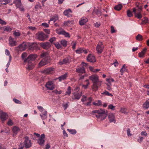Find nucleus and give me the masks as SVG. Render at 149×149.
Returning <instances> with one entry per match:
<instances>
[{"label":"nucleus","mask_w":149,"mask_h":149,"mask_svg":"<svg viewBox=\"0 0 149 149\" xmlns=\"http://www.w3.org/2000/svg\"><path fill=\"white\" fill-rule=\"evenodd\" d=\"M27 56V54L26 53H23L21 57L23 59H24V62L25 64H27L26 68L27 70H31L33 68L34 65L33 63L37 58V56L36 54H31L27 58L25 59Z\"/></svg>","instance_id":"nucleus-1"},{"label":"nucleus","mask_w":149,"mask_h":149,"mask_svg":"<svg viewBox=\"0 0 149 149\" xmlns=\"http://www.w3.org/2000/svg\"><path fill=\"white\" fill-rule=\"evenodd\" d=\"M91 114L95 116L97 119L100 120L105 119L107 115V111L102 109L93 111Z\"/></svg>","instance_id":"nucleus-2"},{"label":"nucleus","mask_w":149,"mask_h":149,"mask_svg":"<svg viewBox=\"0 0 149 149\" xmlns=\"http://www.w3.org/2000/svg\"><path fill=\"white\" fill-rule=\"evenodd\" d=\"M57 79V78H55L52 80H49L47 82L45 85V86L47 90H52L55 88V85L54 84L55 81Z\"/></svg>","instance_id":"nucleus-3"},{"label":"nucleus","mask_w":149,"mask_h":149,"mask_svg":"<svg viewBox=\"0 0 149 149\" xmlns=\"http://www.w3.org/2000/svg\"><path fill=\"white\" fill-rule=\"evenodd\" d=\"M25 140L23 142L24 146L26 148H29L32 146V143L29 138L26 136L24 137Z\"/></svg>","instance_id":"nucleus-4"},{"label":"nucleus","mask_w":149,"mask_h":149,"mask_svg":"<svg viewBox=\"0 0 149 149\" xmlns=\"http://www.w3.org/2000/svg\"><path fill=\"white\" fill-rule=\"evenodd\" d=\"M56 33L58 34L63 35L66 37L70 38V37L69 33L66 32L61 28L57 29H56Z\"/></svg>","instance_id":"nucleus-5"},{"label":"nucleus","mask_w":149,"mask_h":149,"mask_svg":"<svg viewBox=\"0 0 149 149\" xmlns=\"http://www.w3.org/2000/svg\"><path fill=\"white\" fill-rule=\"evenodd\" d=\"M48 37V35L44 33L41 32L38 35V39L41 41H44Z\"/></svg>","instance_id":"nucleus-6"},{"label":"nucleus","mask_w":149,"mask_h":149,"mask_svg":"<svg viewBox=\"0 0 149 149\" xmlns=\"http://www.w3.org/2000/svg\"><path fill=\"white\" fill-rule=\"evenodd\" d=\"M89 78L93 84L102 82L101 81H99L98 76L97 75H93L90 76Z\"/></svg>","instance_id":"nucleus-7"},{"label":"nucleus","mask_w":149,"mask_h":149,"mask_svg":"<svg viewBox=\"0 0 149 149\" xmlns=\"http://www.w3.org/2000/svg\"><path fill=\"white\" fill-rule=\"evenodd\" d=\"M50 62V57L44 58L39 63V65L42 66L47 64Z\"/></svg>","instance_id":"nucleus-8"},{"label":"nucleus","mask_w":149,"mask_h":149,"mask_svg":"<svg viewBox=\"0 0 149 149\" xmlns=\"http://www.w3.org/2000/svg\"><path fill=\"white\" fill-rule=\"evenodd\" d=\"M104 48V46L102 42H100L97 45L96 47V49L97 52L99 54L102 53Z\"/></svg>","instance_id":"nucleus-9"},{"label":"nucleus","mask_w":149,"mask_h":149,"mask_svg":"<svg viewBox=\"0 0 149 149\" xmlns=\"http://www.w3.org/2000/svg\"><path fill=\"white\" fill-rule=\"evenodd\" d=\"M71 61V57L69 56H68L64 58L62 61H60L58 63L59 64L61 65L66 64L70 62Z\"/></svg>","instance_id":"nucleus-10"},{"label":"nucleus","mask_w":149,"mask_h":149,"mask_svg":"<svg viewBox=\"0 0 149 149\" xmlns=\"http://www.w3.org/2000/svg\"><path fill=\"white\" fill-rule=\"evenodd\" d=\"M40 46L44 49H48L51 47V44L48 42H41L40 43Z\"/></svg>","instance_id":"nucleus-11"},{"label":"nucleus","mask_w":149,"mask_h":149,"mask_svg":"<svg viewBox=\"0 0 149 149\" xmlns=\"http://www.w3.org/2000/svg\"><path fill=\"white\" fill-rule=\"evenodd\" d=\"M45 138V135L44 134H42L38 139V142L40 146H42L44 145L45 142V140H44Z\"/></svg>","instance_id":"nucleus-12"},{"label":"nucleus","mask_w":149,"mask_h":149,"mask_svg":"<svg viewBox=\"0 0 149 149\" xmlns=\"http://www.w3.org/2000/svg\"><path fill=\"white\" fill-rule=\"evenodd\" d=\"M108 118L110 123L113 122L114 123H116V120L115 116L113 113H110L108 115Z\"/></svg>","instance_id":"nucleus-13"},{"label":"nucleus","mask_w":149,"mask_h":149,"mask_svg":"<svg viewBox=\"0 0 149 149\" xmlns=\"http://www.w3.org/2000/svg\"><path fill=\"white\" fill-rule=\"evenodd\" d=\"M54 68H47L42 71V72L46 74H52L54 72Z\"/></svg>","instance_id":"nucleus-14"},{"label":"nucleus","mask_w":149,"mask_h":149,"mask_svg":"<svg viewBox=\"0 0 149 149\" xmlns=\"http://www.w3.org/2000/svg\"><path fill=\"white\" fill-rule=\"evenodd\" d=\"M0 118L2 121L6 120L8 117V116L6 113L3 112L1 110H0Z\"/></svg>","instance_id":"nucleus-15"},{"label":"nucleus","mask_w":149,"mask_h":149,"mask_svg":"<svg viewBox=\"0 0 149 149\" xmlns=\"http://www.w3.org/2000/svg\"><path fill=\"white\" fill-rule=\"evenodd\" d=\"M9 44L11 46H13L17 45V43L14 39L11 37H9Z\"/></svg>","instance_id":"nucleus-16"},{"label":"nucleus","mask_w":149,"mask_h":149,"mask_svg":"<svg viewBox=\"0 0 149 149\" xmlns=\"http://www.w3.org/2000/svg\"><path fill=\"white\" fill-rule=\"evenodd\" d=\"M101 83H93L92 86V90L93 91H97L98 88V86H100L101 84Z\"/></svg>","instance_id":"nucleus-17"},{"label":"nucleus","mask_w":149,"mask_h":149,"mask_svg":"<svg viewBox=\"0 0 149 149\" xmlns=\"http://www.w3.org/2000/svg\"><path fill=\"white\" fill-rule=\"evenodd\" d=\"M85 68L84 67L81 66L79 67L76 68V72L81 74H82L85 73Z\"/></svg>","instance_id":"nucleus-18"},{"label":"nucleus","mask_w":149,"mask_h":149,"mask_svg":"<svg viewBox=\"0 0 149 149\" xmlns=\"http://www.w3.org/2000/svg\"><path fill=\"white\" fill-rule=\"evenodd\" d=\"M73 99L79 100L81 96V92L78 93L77 92H74L73 93Z\"/></svg>","instance_id":"nucleus-19"},{"label":"nucleus","mask_w":149,"mask_h":149,"mask_svg":"<svg viewBox=\"0 0 149 149\" xmlns=\"http://www.w3.org/2000/svg\"><path fill=\"white\" fill-rule=\"evenodd\" d=\"M72 11L70 9L65 10L63 13L64 15L68 17H71L72 16Z\"/></svg>","instance_id":"nucleus-20"},{"label":"nucleus","mask_w":149,"mask_h":149,"mask_svg":"<svg viewBox=\"0 0 149 149\" xmlns=\"http://www.w3.org/2000/svg\"><path fill=\"white\" fill-rule=\"evenodd\" d=\"M26 44L24 42L22 44L18 46L19 50L21 51H24L26 49Z\"/></svg>","instance_id":"nucleus-21"},{"label":"nucleus","mask_w":149,"mask_h":149,"mask_svg":"<svg viewBox=\"0 0 149 149\" xmlns=\"http://www.w3.org/2000/svg\"><path fill=\"white\" fill-rule=\"evenodd\" d=\"M87 61L90 62H94L96 61L95 58L94 56L91 54L88 55L87 58Z\"/></svg>","instance_id":"nucleus-22"},{"label":"nucleus","mask_w":149,"mask_h":149,"mask_svg":"<svg viewBox=\"0 0 149 149\" xmlns=\"http://www.w3.org/2000/svg\"><path fill=\"white\" fill-rule=\"evenodd\" d=\"M88 19L86 17H83L81 18L79 21V24L81 25H83L88 22Z\"/></svg>","instance_id":"nucleus-23"},{"label":"nucleus","mask_w":149,"mask_h":149,"mask_svg":"<svg viewBox=\"0 0 149 149\" xmlns=\"http://www.w3.org/2000/svg\"><path fill=\"white\" fill-rule=\"evenodd\" d=\"M146 50L147 49L146 48L143 49L142 51L139 53L138 55L139 57L141 58L144 57L145 56V54L146 52Z\"/></svg>","instance_id":"nucleus-24"},{"label":"nucleus","mask_w":149,"mask_h":149,"mask_svg":"<svg viewBox=\"0 0 149 149\" xmlns=\"http://www.w3.org/2000/svg\"><path fill=\"white\" fill-rule=\"evenodd\" d=\"M76 52L79 54H80L81 53L84 52V54H87V51L86 50L82 48H79L76 50Z\"/></svg>","instance_id":"nucleus-25"},{"label":"nucleus","mask_w":149,"mask_h":149,"mask_svg":"<svg viewBox=\"0 0 149 149\" xmlns=\"http://www.w3.org/2000/svg\"><path fill=\"white\" fill-rule=\"evenodd\" d=\"M11 1V0H0V6L3 5H6Z\"/></svg>","instance_id":"nucleus-26"},{"label":"nucleus","mask_w":149,"mask_h":149,"mask_svg":"<svg viewBox=\"0 0 149 149\" xmlns=\"http://www.w3.org/2000/svg\"><path fill=\"white\" fill-rule=\"evenodd\" d=\"M19 130V128L15 126L13 128L12 131L14 133L13 134V136L14 135H15L17 134Z\"/></svg>","instance_id":"nucleus-27"},{"label":"nucleus","mask_w":149,"mask_h":149,"mask_svg":"<svg viewBox=\"0 0 149 149\" xmlns=\"http://www.w3.org/2000/svg\"><path fill=\"white\" fill-rule=\"evenodd\" d=\"M143 107L145 109H147L149 108V99L147 100L143 104Z\"/></svg>","instance_id":"nucleus-28"},{"label":"nucleus","mask_w":149,"mask_h":149,"mask_svg":"<svg viewBox=\"0 0 149 149\" xmlns=\"http://www.w3.org/2000/svg\"><path fill=\"white\" fill-rule=\"evenodd\" d=\"M13 3L15 4L16 6L19 7L21 5H22L21 0H13Z\"/></svg>","instance_id":"nucleus-29"},{"label":"nucleus","mask_w":149,"mask_h":149,"mask_svg":"<svg viewBox=\"0 0 149 149\" xmlns=\"http://www.w3.org/2000/svg\"><path fill=\"white\" fill-rule=\"evenodd\" d=\"M67 77V73H65V74L61 75L59 77L57 78V79H58L59 81H61L65 79Z\"/></svg>","instance_id":"nucleus-30"},{"label":"nucleus","mask_w":149,"mask_h":149,"mask_svg":"<svg viewBox=\"0 0 149 149\" xmlns=\"http://www.w3.org/2000/svg\"><path fill=\"white\" fill-rule=\"evenodd\" d=\"M93 104L96 106H100L102 105V102L100 100H98L95 102H93Z\"/></svg>","instance_id":"nucleus-31"},{"label":"nucleus","mask_w":149,"mask_h":149,"mask_svg":"<svg viewBox=\"0 0 149 149\" xmlns=\"http://www.w3.org/2000/svg\"><path fill=\"white\" fill-rule=\"evenodd\" d=\"M61 44L64 47H66L67 46V41L65 40H62L60 41Z\"/></svg>","instance_id":"nucleus-32"},{"label":"nucleus","mask_w":149,"mask_h":149,"mask_svg":"<svg viewBox=\"0 0 149 149\" xmlns=\"http://www.w3.org/2000/svg\"><path fill=\"white\" fill-rule=\"evenodd\" d=\"M122 7V5L121 4H119L116 5L114 7V9L117 11H119L121 9Z\"/></svg>","instance_id":"nucleus-33"},{"label":"nucleus","mask_w":149,"mask_h":149,"mask_svg":"<svg viewBox=\"0 0 149 149\" xmlns=\"http://www.w3.org/2000/svg\"><path fill=\"white\" fill-rule=\"evenodd\" d=\"M120 111L122 113H124L126 114H127L128 113L127 109L125 108H121Z\"/></svg>","instance_id":"nucleus-34"},{"label":"nucleus","mask_w":149,"mask_h":149,"mask_svg":"<svg viewBox=\"0 0 149 149\" xmlns=\"http://www.w3.org/2000/svg\"><path fill=\"white\" fill-rule=\"evenodd\" d=\"M136 39L137 40L139 41H141L143 39L142 36L140 34H138L137 35Z\"/></svg>","instance_id":"nucleus-35"},{"label":"nucleus","mask_w":149,"mask_h":149,"mask_svg":"<svg viewBox=\"0 0 149 149\" xmlns=\"http://www.w3.org/2000/svg\"><path fill=\"white\" fill-rule=\"evenodd\" d=\"M71 88L70 86H68L67 88V91L65 92V95H70L71 93Z\"/></svg>","instance_id":"nucleus-36"},{"label":"nucleus","mask_w":149,"mask_h":149,"mask_svg":"<svg viewBox=\"0 0 149 149\" xmlns=\"http://www.w3.org/2000/svg\"><path fill=\"white\" fill-rule=\"evenodd\" d=\"M126 71V69L125 68V65H124L121 69L120 70V71L121 73V75H123V73Z\"/></svg>","instance_id":"nucleus-37"},{"label":"nucleus","mask_w":149,"mask_h":149,"mask_svg":"<svg viewBox=\"0 0 149 149\" xmlns=\"http://www.w3.org/2000/svg\"><path fill=\"white\" fill-rule=\"evenodd\" d=\"M41 56L42 57L46 58L47 57H49L48 56V53L47 52H45L42 53L41 54Z\"/></svg>","instance_id":"nucleus-38"},{"label":"nucleus","mask_w":149,"mask_h":149,"mask_svg":"<svg viewBox=\"0 0 149 149\" xmlns=\"http://www.w3.org/2000/svg\"><path fill=\"white\" fill-rule=\"evenodd\" d=\"M55 47L58 49L62 48V46L58 42H56L54 44Z\"/></svg>","instance_id":"nucleus-39"},{"label":"nucleus","mask_w":149,"mask_h":149,"mask_svg":"<svg viewBox=\"0 0 149 149\" xmlns=\"http://www.w3.org/2000/svg\"><path fill=\"white\" fill-rule=\"evenodd\" d=\"M142 22L141 24H145L148 22V19L146 17H144L143 19H142Z\"/></svg>","instance_id":"nucleus-40"},{"label":"nucleus","mask_w":149,"mask_h":149,"mask_svg":"<svg viewBox=\"0 0 149 149\" xmlns=\"http://www.w3.org/2000/svg\"><path fill=\"white\" fill-rule=\"evenodd\" d=\"M135 17L138 19H141L142 17V15L140 12H138L137 13H135Z\"/></svg>","instance_id":"nucleus-41"},{"label":"nucleus","mask_w":149,"mask_h":149,"mask_svg":"<svg viewBox=\"0 0 149 149\" xmlns=\"http://www.w3.org/2000/svg\"><path fill=\"white\" fill-rule=\"evenodd\" d=\"M106 80L108 82V84H109L110 85H111V82L114 81V79L111 78H107Z\"/></svg>","instance_id":"nucleus-42"},{"label":"nucleus","mask_w":149,"mask_h":149,"mask_svg":"<svg viewBox=\"0 0 149 149\" xmlns=\"http://www.w3.org/2000/svg\"><path fill=\"white\" fill-rule=\"evenodd\" d=\"M67 130L71 134H75L77 132L75 130L72 129H68Z\"/></svg>","instance_id":"nucleus-43"},{"label":"nucleus","mask_w":149,"mask_h":149,"mask_svg":"<svg viewBox=\"0 0 149 149\" xmlns=\"http://www.w3.org/2000/svg\"><path fill=\"white\" fill-rule=\"evenodd\" d=\"M102 94L109 96H113V95L109 93L108 91H105L103 93H102Z\"/></svg>","instance_id":"nucleus-44"},{"label":"nucleus","mask_w":149,"mask_h":149,"mask_svg":"<svg viewBox=\"0 0 149 149\" xmlns=\"http://www.w3.org/2000/svg\"><path fill=\"white\" fill-rule=\"evenodd\" d=\"M13 35L15 37H17L19 36L20 35V33L19 31H13Z\"/></svg>","instance_id":"nucleus-45"},{"label":"nucleus","mask_w":149,"mask_h":149,"mask_svg":"<svg viewBox=\"0 0 149 149\" xmlns=\"http://www.w3.org/2000/svg\"><path fill=\"white\" fill-rule=\"evenodd\" d=\"M3 30L5 31L10 32L12 30V29L10 27H6L4 28Z\"/></svg>","instance_id":"nucleus-46"},{"label":"nucleus","mask_w":149,"mask_h":149,"mask_svg":"<svg viewBox=\"0 0 149 149\" xmlns=\"http://www.w3.org/2000/svg\"><path fill=\"white\" fill-rule=\"evenodd\" d=\"M85 81L87 82V84L85 85H83L82 86L83 87H84L85 89H86L87 88L88 85H89V82L88 81V80L86 79Z\"/></svg>","instance_id":"nucleus-47"},{"label":"nucleus","mask_w":149,"mask_h":149,"mask_svg":"<svg viewBox=\"0 0 149 149\" xmlns=\"http://www.w3.org/2000/svg\"><path fill=\"white\" fill-rule=\"evenodd\" d=\"M69 103V102H68L65 104L63 103V104L62 106L64 108V110H65L68 107Z\"/></svg>","instance_id":"nucleus-48"},{"label":"nucleus","mask_w":149,"mask_h":149,"mask_svg":"<svg viewBox=\"0 0 149 149\" xmlns=\"http://www.w3.org/2000/svg\"><path fill=\"white\" fill-rule=\"evenodd\" d=\"M136 8H137V10L138 12H140L142 10V6H139L138 5H136Z\"/></svg>","instance_id":"nucleus-49"},{"label":"nucleus","mask_w":149,"mask_h":149,"mask_svg":"<svg viewBox=\"0 0 149 149\" xmlns=\"http://www.w3.org/2000/svg\"><path fill=\"white\" fill-rule=\"evenodd\" d=\"M13 101L14 102L18 104H21L22 102L21 101H20L19 100L15 98H13Z\"/></svg>","instance_id":"nucleus-50"},{"label":"nucleus","mask_w":149,"mask_h":149,"mask_svg":"<svg viewBox=\"0 0 149 149\" xmlns=\"http://www.w3.org/2000/svg\"><path fill=\"white\" fill-rule=\"evenodd\" d=\"M127 15L128 17H131L133 16V15L131 12V11L128 10L127 12Z\"/></svg>","instance_id":"nucleus-51"},{"label":"nucleus","mask_w":149,"mask_h":149,"mask_svg":"<svg viewBox=\"0 0 149 149\" xmlns=\"http://www.w3.org/2000/svg\"><path fill=\"white\" fill-rule=\"evenodd\" d=\"M109 109H111L112 110H115V107L112 104H110L108 107Z\"/></svg>","instance_id":"nucleus-52"},{"label":"nucleus","mask_w":149,"mask_h":149,"mask_svg":"<svg viewBox=\"0 0 149 149\" xmlns=\"http://www.w3.org/2000/svg\"><path fill=\"white\" fill-rule=\"evenodd\" d=\"M86 98L87 97L86 96L83 95L82 96V98L81 99V101L84 103L85 101L86 100Z\"/></svg>","instance_id":"nucleus-53"},{"label":"nucleus","mask_w":149,"mask_h":149,"mask_svg":"<svg viewBox=\"0 0 149 149\" xmlns=\"http://www.w3.org/2000/svg\"><path fill=\"white\" fill-rule=\"evenodd\" d=\"M40 116L41 117L42 119L43 120H45L47 118V115H46L45 114L42 115L41 114H40Z\"/></svg>","instance_id":"nucleus-54"},{"label":"nucleus","mask_w":149,"mask_h":149,"mask_svg":"<svg viewBox=\"0 0 149 149\" xmlns=\"http://www.w3.org/2000/svg\"><path fill=\"white\" fill-rule=\"evenodd\" d=\"M56 40V38L54 37H53L49 39V41L51 43H52L53 42L55 41Z\"/></svg>","instance_id":"nucleus-55"},{"label":"nucleus","mask_w":149,"mask_h":149,"mask_svg":"<svg viewBox=\"0 0 149 149\" xmlns=\"http://www.w3.org/2000/svg\"><path fill=\"white\" fill-rule=\"evenodd\" d=\"M17 8H19L20 10L24 11V8L22 5H21L19 7H17Z\"/></svg>","instance_id":"nucleus-56"},{"label":"nucleus","mask_w":149,"mask_h":149,"mask_svg":"<svg viewBox=\"0 0 149 149\" xmlns=\"http://www.w3.org/2000/svg\"><path fill=\"white\" fill-rule=\"evenodd\" d=\"M53 91L56 94H61L62 93L61 91H58L57 90H55L54 91Z\"/></svg>","instance_id":"nucleus-57"},{"label":"nucleus","mask_w":149,"mask_h":149,"mask_svg":"<svg viewBox=\"0 0 149 149\" xmlns=\"http://www.w3.org/2000/svg\"><path fill=\"white\" fill-rule=\"evenodd\" d=\"M72 44V47L73 50H74L75 48V46L76 43L75 42H72L71 43Z\"/></svg>","instance_id":"nucleus-58"},{"label":"nucleus","mask_w":149,"mask_h":149,"mask_svg":"<svg viewBox=\"0 0 149 149\" xmlns=\"http://www.w3.org/2000/svg\"><path fill=\"white\" fill-rule=\"evenodd\" d=\"M141 134L142 136H147L148 135L147 133H146V132L145 131H142L141 132Z\"/></svg>","instance_id":"nucleus-59"},{"label":"nucleus","mask_w":149,"mask_h":149,"mask_svg":"<svg viewBox=\"0 0 149 149\" xmlns=\"http://www.w3.org/2000/svg\"><path fill=\"white\" fill-rule=\"evenodd\" d=\"M38 108L41 112H42L44 110H45L43 108L40 106H38Z\"/></svg>","instance_id":"nucleus-60"},{"label":"nucleus","mask_w":149,"mask_h":149,"mask_svg":"<svg viewBox=\"0 0 149 149\" xmlns=\"http://www.w3.org/2000/svg\"><path fill=\"white\" fill-rule=\"evenodd\" d=\"M143 139V137H142L139 136V139H137V141L139 142L140 143L142 141Z\"/></svg>","instance_id":"nucleus-61"},{"label":"nucleus","mask_w":149,"mask_h":149,"mask_svg":"<svg viewBox=\"0 0 149 149\" xmlns=\"http://www.w3.org/2000/svg\"><path fill=\"white\" fill-rule=\"evenodd\" d=\"M13 124V122H12V121L11 120H9L7 123V124L8 125L11 126Z\"/></svg>","instance_id":"nucleus-62"},{"label":"nucleus","mask_w":149,"mask_h":149,"mask_svg":"<svg viewBox=\"0 0 149 149\" xmlns=\"http://www.w3.org/2000/svg\"><path fill=\"white\" fill-rule=\"evenodd\" d=\"M127 134L128 136H131L132 135V134L130 133V130L129 128H128L127 130Z\"/></svg>","instance_id":"nucleus-63"},{"label":"nucleus","mask_w":149,"mask_h":149,"mask_svg":"<svg viewBox=\"0 0 149 149\" xmlns=\"http://www.w3.org/2000/svg\"><path fill=\"white\" fill-rule=\"evenodd\" d=\"M0 24L3 25L6 24V23L4 21L0 19Z\"/></svg>","instance_id":"nucleus-64"}]
</instances>
